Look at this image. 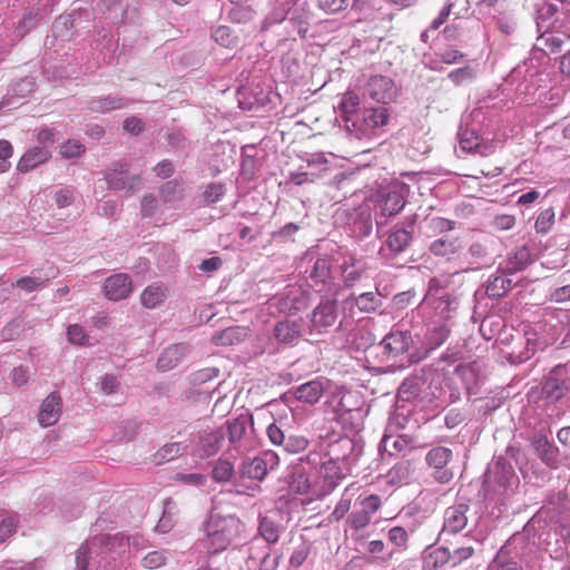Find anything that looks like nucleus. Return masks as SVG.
<instances>
[{
    "label": "nucleus",
    "instance_id": "obj_28",
    "mask_svg": "<svg viewBox=\"0 0 570 570\" xmlns=\"http://www.w3.org/2000/svg\"><path fill=\"white\" fill-rule=\"evenodd\" d=\"M50 157L49 150L45 147H33L24 153L18 164V170L27 173L38 165L43 164Z\"/></svg>",
    "mask_w": 570,
    "mask_h": 570
},
{
    "label": "nucleus",
    "instance_id": "obj_12",
    "mask_svg": "<svg viewBox=\"0 0 570 570\" xmlns=\"http://www.w3.org/2000/svg\"><path fill=\"white\" fill-rule=\"evenodd\" d=\"M532 446L543 463L552 469L558 468L559 450L548 440L546 435L535 434L532 440Z\"/></svg>",
    "mask_w": 570,
    "mask_h": 570
},
{
    "label": "nucleus",
    "instance_id": "obj_33",
    "mask_svg": "<svg viewBox=\"0 0 570 570\" xmlns=\"http://www.w3.org/2000/svg\"><path fill=\"white\" fill-rule=\"evenodd\" d=\"M289 0H275L269 13L263 21L262 29L281 23L285 20L288 21Z\"/></svg>",
    "mask_w": 570,
    "mask_h": 570
},
{
    "label": "nucleus",
    "instance_id": "obj_37",
    "mask_svg": "<svg viewBox=\"0 0 570 570\" xmlns=\"http://www.w3.org/2000/svg\"><path fill=\"white\" fill-rule=\"evenodd\" d=\"M451 562V551L446 547H439L429 552L424 558V570H436Z\"/></svg>",
    "mask_w": 570,
    "mask_h": 570
},
{
    "label": "nucleus",
    "instance_id": "obj_45",
    "mask_svg": "<svg viewBox=\"0 0 570 570\" xmlns=\"http://www.w3.org/2000/svg\"><path fill=\"white\" fill-rule=\"evenodd\" d=\"M514 342L512 351L510 352V358L512 362L521 363L529 360L533 353V348H529V340L524 338L522 335H518L514 338Z\"/></svg>",
    "mask_w": 570,
    "mask_h": 570
},
{
    "label": "nucleus",
    "instance_id": "obj_24",
    "mask_svg": "<svg viewBox=\"0 0 570 570\" xmlns=\"http://www.w3.org/2000/svg\"><path fill=\"white\" fill-rule=\"evenodd\" d=\"M188 353V346L184 343L174 344L167 347L158 358L157 365L160 370L167 371L175 367Z\"/></svg>",
    "mask_w": 570,
    "mask_h": 570
},
{
    "label": "nucleus",
    "instance_id": "obj_58",
    "mask_svg": "<svg viewBox=\"0 0 570 570\" xmlns=\"http://www.w3.org/2000/svg\"><path fill=\"white\" fill-rule=\"evenodd\" d=\"M348 0H316L317 8L327 14H336L348 7Z\"/></svg>",
    "mask_w": 570,
    "mask_h": 570
},
{
    "label": "nucleus",
    "instance_id": "obj_51",
    "mask_svg": "<svg viewBox=\"0 0 570 570\" xmlns=\"http://www.w3.org/2000/svg\"><path fill=\"white\" fill-rule=\"evenodd\" d=\"M308 445V440L303 435L286 434L283 448L287 453H298L304 451Z\"/></svg>",
    "mask_w": 570,
    "mask_h": 570
},
{
    "label": "nucleus",
    "instance_id": "obj_38",
    "mask_svg": "<svg viewBox=\"0 0 570 570\" xmlns=\"http://www.w3.org/2000/svg\"><path fill=\"white\" fill-rule=\"evenodd\" d=\"M309 278L313 282L312 286H324L326 282L331 278V265L328 259L326 258H318L314 263L311 273Z\"/></svg>",
    "mask_w": 570,
    "mask_h": 570
},
{
    "label": "nucleus",
    "instance_id": "obj_50",
    "mask_svg": "<svg viewBox=\"0 0 570 570\" xmlns=\"http://www.w3.org/2000/svg\"><path fill=\"white\" fill-rule=\"evenodd\" d=\"M226 193V187L222 183H210L205 187L202 194L203 202L207 205L217 203Z\"/></svg>",
    "mask_w": 570,
    "mask_h": 570
},
{
    "label": "nucleus",
    "instance_id": "obj_8",
    "mask_svg": "<svg viewBox=\"0 0 570 570\" xmlns=\"http://www.w3.org/2000/svg\"><path fill=\"white\" fill-rule=\"evenodd\" d=\"M312 18L311 6L307 0H289L288 22L301 37H305Z\"/></svg>",
    "mask_w": 570,
    "mask_h": 570
},
{
    "label": "nucleus",
    "instance_id": "obj_32",
    "mask_svg": "<svg viewBox=\"0 0 570 570\" xmlns=\"http://www.w3.org/2000/svg\"><path fill=\"white\" fill-rule=\"evenodd\" d=\"M502 275H492L487 284L485 293L490 298H501L512 288V281Z\"/></svg>",
    "mask_w": 570,
    "mask_h": 570
},
{
    "label": "nucleus",
    "instance_id": "obj_6",
    "mask_svg": "<svg viewBox=\"0 0 570 570\" xmlns=\"http://www.w3.org/2000/svg\"><path fill=\"white\" fill-rule=\"evenodd\" d=\"M278 461V458L273 452H266L262 456H256L252 460L244 461L238 470L239 476L243 479H252L262 481L267 474L268 465L273 468Z\"/></svg>",
    "mask_w": 570,
    "mask_h": 570
},
{
    "label": "nucleus",
    "instance_id": "obj_63",
    "mask_svg": "<svg viewBox=\"0 0 570 570\" xmlns=\"http://www.w3.org/2000/svg\"><path fill=\"white\" fill-rule=\"evenodd\" d=\"M406 445L405 440L403 439H393L392 436L385 435L381 441V450L383 452L389 453L390 455L394 454V451L401 452Z\"/></svg>",
    "mask_w": 570,
    "mask_h": 570
},
{
    "label": "nucleus",
    "instance_id": "obj_56",
    "mask_svg": "<svg viewBox=\"0 0 570 570\" xmlns=\"http://www.w3.org/2000/svg\"><path fill=\"white\" fill-rule=\"evenodd\" d=\"M97 8L99 11L108 13L109 17L114 19L118 18L119 12L122 14L125 11L122 0H99Z\"/></svg>",
    "mask_w": 570,
    "mask_h": 570
},
{
    "label": "nucleus",
    "instance_id": "obj_27",
    "mask_svg": "<svg viewBox=\"0 0 570 570\" xmlns=\"http://www.w3.org/2000/svg\"><path fill=\"white\" fill-rule=\"evenodd\" d=\"M426 299L431 301L435 313L444 320L451 318L459 307L458 298L449 293H442L438 297L429 296Z\"/></svg>",
    "mask_w": 570,
    "mask_h": 570
},
{
    "label": "nucleus",
    "instance_id": "obj_30",
    "mask_svg": "<svg viewBox=\"0 0 570 570\" xmlns=\"http://www.w3.org/2000/svg\"><path fill=\"white\" fill-rule=\"evenodd\" d=\"M405 205V199L400 190H391L382 196L381 215L390 217L399 214Z\"/></svg>",
    "mask_w": 570,
    "mask_h": 570
},
{
    "label": "nucleus",
    "instance_id": "obj_62",
    "mask_svg": "<svg viewBox=\"0 0 570 570\" xmlns=\"http://www.w3.org/2000/svg\"><path fill=\"white\" fill-rule=\"evenodd\" d=\"M85 150V146L76 140H69L60 147V154L63 158L79 157Z\"/></svg>",
    "mask_w": 570,
    "mask_h": 570
},
{
    "label": "nucleus",
    "instance_id": "obj_55",
    "mask_svg": "<svg viewBox=\"0 0 570 570\" xmlns=\"http://www.w3.org/2000/svg\"><path fill=\"white\" fill-rule=\"evenodd\" d=\"M289 488L297 494H306L311 488L308 476L302 471L294 472L291 478Z\"/></svg>",
    "mask_w": 570,
    "mask_h": 570
},
{
    "label": "nucleus",
    "instance_id": "obj_5",
    "mask_svg": "<svg viewBox=\"0 0 570 570\" xmlns=\"http://www.w3.org/2000/svg\"><path fill=\"white\" fill-rule=\"evenodd\" d=\"M470 507L466 503H458L449 507L443 517V528L440 535L455 534L469 527Z\"/></svg>",
    "mask_w": 570,
    "mask_h": 570
},
{
    "label": "nucleus",
    "instance_id": "obj_54",
    "mask_svg": "<svg viewBox=\"0 0 570 570\" xmlns=\"http://www.w3.org/2000/svg\"><path fill=\"white\" fill-rule=\"evenodd\" d=\"M352 345L356 351L366 350L373 345L374 337L371 332L365 328H357L353 334Z\"/></svg>",
    "mask_w": 570,
    "mask_h": 570
},
{
    "label": "nucleus",
    "instance_id": "obj_35",
    "mask_svg": "<svg viewBox=\"0 0 570 570\" xmlns=\"http://www.w3.org/2000/svg\"><path fill=\"white\" fill-rule=\"evenodd\" d=\"M366 272V264L362 261L351 258V263L344 262L342 266L343 281L345 286H353Z\"/></svg>",
    "mask_w": 570,
    "mask_h": 570
},
{
    "label": "nucleus",
    "instance_id": "obj_49",
    "mask_svg": "<svg viewBox=\"0 0 570 570\" xmlns=\"http://www.w3.org/2000/svg\"><path fill=\"white\" fill-rule=\"evenodd\" d=\"M360 105V98L356 94L347 91L343 95L338 105L342 117L350 120V116L354 114Z\"/></svg>",
    "mask_w": 570,
    "mask_h": 570
},
{
    "label": "nucleus",
    "instance_id": "obj_14",
    "mask_svg": "<svg viewBox=\"0 0 570 570\" xmlns=\"http://www.w3.org/2000/svg\"><path fill=\"white\" fill-rule=\"evenodd\" d=\"M450 332L451 330L448 324L433 323V325L428 328L424 335L423 357L428 356L429 353L440 347L448 340Z\"/></svg>",
    "mask_w": 570,
    "mask_h": 570
},
{
    "label": "nucleus",
    "instance_id": "obj_2",
    "mask_svg": "<svg viewBox=\"0 0 570 570\" xmlns=\"http://www.w3.org/2000/svg\"><path fill=\"white\" fill-rule=\"evenodd\" d=\"M127 166L125 160H117L111 163L104 171V178L109 190H126L128 194H135L140 189L141 177L129 175Z\"/></svg>",
    "mask_w": 570,
    "mask_h": 570
},
{
    "label": "nucleus",
    "instance_id": "obj_59",
    "mask_svg": "<svg viewBox=\"0 0 570 570\" xmlns=\"http://www.w3.org/2000/svg\"><path fill=\"white\" fill-rule=\"evenodd\" d=\"M48 279L49 277L42 278L39 276H27L18 279L16 284H11L10 286H17L23 291L32 292L43 286Z\"/></svg>",
    "mask_w": 570,
    "mask_h": 570
},
{
    "label": "nucleus",
    "instance_id": "obj_39",
    "mask_svg": "<svg viewBox=\"0 0 570 570\" xmlns=\"http://www.w3.org/2000/svg\"><path fill=\"white\" fill-rule=\"evenodd\" d=\"M460 247L458 238L440 237L431 243L430 250L435 256H448L456 253Z\"/></svg>",
    "mask_w": 570,
    "mask_h": 570
},
{
    "label": "nucleus",
    "instance_id": "obj_16",
    "mask_svg": "<svg viewBox=\"0 0 570 570\" xmlns=\"http://www.w3.org/2000/svg\"><path fill=\"white\" fill-rule=\"evenodd\" d=\"M488 570H525L522 559L512 554L507 547H502L490 562Z\"/></svg>",
    "mask_w": 570,
    "mask_h": 570
},
{
    "label": "nucleus",
    "instance_id": "obj_47",
    "mask_svg": "<svg viewBox=\"0 0 570 570\" xmlns=\"http://www.w3.org/2000/svg\"><path fill=\"white\" fill-rule=\"evenodd\" d=\"M261 535L268 542L275 543L279 538V527L275 521L269 519L268 517L259 518V527H258Z\"/></svg>",
    "mask_w": 570,
    "mask_h": 570
},
{
    "label": "nucleus",
    "instance_id": "obj_44",
    "mask_svg": "<svg viewBox=\"0 0 570 570\" xmlns=\"http://www.w3.org/2000/svg\"><path fill=\"white\" fill-rule=\"evenodd\" d=\"M389 118L390 114L385 107L366 109L364 112V122L372 128L385 126Z\"/></svg>",
    "mask_w": 570,
    "mask_h": 570
},
{
    "label": "nucleus",
    "instance_id": "obj_17",
    "mask_svg": "<svg viewBox=\"0 0 570 570\" xmlns=\"http://www.w3.org/2000/svg\"><path fill=\"white\" fill-rule=\"evenodd\" d=\"M451 381L456 385L455 390L458 393L460 389H464L470 393L478 382V373L471 364H459L454 368Z\"/></svg>",
    "mask_w": 570,
    "mask_h": 570
},
{
    "label": "nucleus",
    "instance_id": "obj_22",
    "mask_svg": "<svg viewBox=\"0 0 570 570\" xmlns=\"http://www.w3.org/2000/svg\"><path fill=\"white\" fill-rule=\"evenodd\" d=\"M247 335V328L240 326H232L216 332L212 336V342L217 346H232L243 342Z\"/></svg>",
    "mask_w": 570,
    "mask_h": 570
},
{
    "label": "nucleus",
    "instance_id": "obj_31",
    "mask_svg": "<svg viewBox=\"0 0 570 570\" xmlns=\"http://www.w3.org/2000/svg\"><path fill=\"white\" fill-rule=\"evenodd\" d=\"M328 454L331 458L336 455L341 458L345 456V462L342 463L346 465H351L358 455L356 453L354 442L348 438H342L337 442L333 443L330 448Z\"/></svg>",
    "mask_w": 570,
    "mask_h": 570
},
{
    "label": "nucleus",
    "instance_id": "obj_41",
    "mask_svg": "<svg viewBox=\"0 0 570 570\" xmlns=\"http://www.w3.org/2000/svg\"><path fill=\"white\" fill-rule=\"evenodd\" d=\"M160 196L165 204H176L184 198V187L176 179L168 180L161 186Z\"/></svg>",
    "mask_w": 570,
    "mask_h": 570
},
{
    "label": "nucleus",
    "instance_id": "obj_43",
    "mask_svg": "<svg viewBox=\"0 0 570 570\" xmlns=\"http://www.w3.org/2000/svg\"><path fill=\"white\" fill-rule=\"evenodd\" d=\"M452 458V451L448 448L436 446L431 449L426 454V462L433 469L446 466Z\"/></svg>",
    "mask_w": 570,
    "mask_h": 570
},
{
    "label": "nucleus",
    "instance_id": "obj_18",
    "mask_svg": "<svg viewBox=\"0 0 570 570\" xmlns=\"http://www.w3.org/2000/svg\"><path fill=\"white\" fill-rule=\"evenodd\" d=\"M226 432L224 428L207 429L199 432V443L205 454H216L225 440Z\"/></svg>",
    "mask_w": 570,
    "mask_h": 570
},
{
    "label": "nucleus",
    "instance_id": "obj_40",
    "mask_svg": "<svg viewBox=\"0 0 570 570\" xmlns=\"http://www.w3.org/2000/svg\"><path fill=\"white\" fill-rule=\"evenodd\" d=\"M186 446L179 442L168 443L160 448L154 455L156 464H163L183 455Z\"/></svg>",
    "mask_w": 570,
    "mask_h": 570
},
{
    "label": "nucleus",
    "instance_id": "obj_9",
    "mask_svg": "<svg viewBox=\"0 0 570 570\" xmlns=\"http://www.w3.org/2000/svg\"><path fill=\"white\" fill-rule=\"evenodd\" d=\"M345 462V456H334L323 462L322 464V473L324 478V483L326 491H333L340 483V481L346 475L348 472L350 465L343 464Z\"/></svg>",
    "mask_w": 570,
    "mask_h": 570
},
{
    "label": "nucleus",
    "instance_id": "obj_20",
    "mask_svg": "<svg viewBox=\"0 0 570 570\" xmlns=\"http://www.w3.org/2000/svg\"><path fill=\"white\" fill-rule=\"evenodd\" d=\"M412 338L404 332L396 331L386 335L382 342L381 346L389 355H399L406 352L410 347Z\"/></svg>",
    "mask_w": 570,
    "mask_h": 570
},
{
    "label": "nucleus",
    "instance_id": "obj_7",
    "mask_svg": "<svg viewBox=\"0 0 570 570\" xmlns=\"http://www.w3.org/2000/svg\"><path fill=\"white\" fill-rule=\"evenodd\" d=\"M366 90L373 100L383 105L393 101L397 95L393 80L381 75L374 76L368 80Z\"/></svg>",
    "mask_w": 570,
    "mask_h": 570
},
{
    "label": "nucleus",
    "instance_id": "obj_1",
    "mask_svg": "<svg viewBox=\"0 0 570 570\" xmlns=\"http://www.w3.org/2000/svg\"><path fill=\"white\" fill-rule=\"evenodd\" d=\"M206 538L204 546L209 553H217L225 550L236 538L239 537L243 523L234 514L222 515L213 512L204 524Z\"/></svg>",
    "mask_w": 570,
    "mask_h": 570
},
{
    "label": "nucleus",
    "instance_id": "obj_25",
    "mask_svg": "<svg viewBox=\"0 0 570 570\" xmlns=\"http://www.w3.org/2000/svg\"><path fill=\"white\" fill-rule=\"evenodd\" d=\"M324 393V383L320 380H313L297 386L294 390V396L302 402L315 404Z\"/></svg>",
    "mask_w": 570,
    "mask_h": 570
},
{
    "label": "nucleus",
    "instance_id": "obj_46",
    "mask_svg": "<svg viewBox=\"0 0 570 570\" xmlns=\"http://www.w3.org/2000/svg\"><path fill=\"white\" fill-rule=\"evenodd\" d=\"M235 474L233 464L227 461L219 459L217 460L212 469V478L219 483H225L232 480Z\"/></svg>",
    "mask_w": 570,
    "mask_h": 570
},
{
    "label": "nucleus",
    "instance_id": "obj_52",
    "mask_svg": "<svg viewBox=\"0 0 570 570\" xmlns=\"http://www.w3.org/2000/svg\"><path fill=\"white\" fill-rule=\"evenodd\" d=\"M355 304L362 312H374L381 305V302L374 293L366 292L355 298Z\"/></svg>",
    "mask_w": 570,
    "mask_h": 570
},
{
    "label": "nucleus",
    "instance_id": "obj_36",
    "mask_svg": "<svg viewBox=\"0 0 570 570\" xmlns=\"http://www.w3.org/2000/svg\"><path fill=\"white\" fill-rule=\"evenodd\" d=\"M491 473L494 475L495 482L503 488L511 487L518 480L512 465L501 459L497 461Z\"/></svg>",
    "mask_w": 570,
    "mask_h": 570
},
{
    "label": "nucleus",
    "instance_id": "obj_61",
    "mask_svg": "<svg viewBox=\"0 0 570 570\" xmlns=\"http://www.w3.org/2000/svg\"><path fill=\"white\" fill-rule=\"evenodd\" d=\"M352 505V499L347 497V493L345 492L338 503L336 504L334 511L330 515V521H340L345 517V514L350 511Z\"/></svg>",
    "mask_w": 570,
    "mask_h": 570
},
{
    "label": "nucleus",
    "instance_id": "obj_26",
    "mask_svg": "<svg viewBox=\"0 0 570 570\" xmlns=\"http://www.w3.org/2000/svg\"><path fill=\"white\" fill-rule=\"evenodd\" d=\"M302 332V322L284 320L277 322L274 327L275 337L282 343H292L298 338Z\"/></svg>",
    "mask_w": 570,
    "mask_h": 570
},
{
    "label": "nucleus",
    "instance_id": "obj_48",
    "mask_svg": "<svg viewBox=\"0 0 570 570\" xmlns=\"http://www.w3.org/2000/svg\"><path fill=\"white\" fill-rule=\"evenodd\" d=\"M17 522L16 515L0 511V543L17 531Z\"/></svg>",
    "mask_w": 570,
    "mask_h": 570
},
{
    "label": "nucleus",
    "instance_id": "obj_11",
    "mask_svg": "<svg viewBox=\"0 0 570 570\" xmlns=\"http://www.w3.org/2000/svg\"><path fill=\"white\" fill-rule=\"evenodd\" d=\"M106 296L111 301H120L131 293V279L127 274H116L108 277L104 284Z\"/></svg>",
    "mask_w": 570,
    "mask_h": 570
},
{
    "label": "nucleus",
    "instance_id": "obj_15",
    "mask_svg": "<svg viewBox=\"0 0 570 570\" xmlns=\"http://www.w3.org/2000/svg\"><path fill=\"white\" fill-rule=\"evenodd\" d=\"M253 426L252 415L242 414L238 417L227 422L228 440L233 445H240L242 441L247 436L248 428Z\"/></svg>",
    "mask_w": 570,
    "mask_h": 570
},
{
    "label": "nucleus",
    "instance_id": "obj_42",
    "mask_svg": "<svg viewBox=\"0 0 570 570\" xmlns=\"http://www.w3.org/2000/svg\"><path fill=\"white\" fill-rule=\"evenodd\" d=\"M166 298V289L159 285H150L140 296L141 304L147 308H154Z\"/></svg>",
    "mask_w": 570,
    "mask_h": 570
},
{
    "label": "nucleus",
    "instance_id": "obj_53",
    "mask_svg": "<svg viewBox=\"0 0 570 570\" xmlns=\"http://www.w3.org/2000/svg\"><path fill=\"white\" fill-rule=\"evenodd\" d=\"M554 216H556L554 210L551 207L542 210L537 217V220L534 224L535 230L538 233H543V234L548 233L554 224Z\"/></svg>",
    "mask_w": 570,
    "mask_h": 570
},
{
    "label": "nucleus",
    "instance_id": "obj_10",
    "mask_svg": "<svg viewBox=\"0 0 570 570\" xmlns=\"http://www.w3.org/2000/svg\"><path fill=\"white\" fill-rule=\"evenodd\" d=\"M62 412V400L58 392H51L41 403L38 422L41 426L56 424Z\"/></svg>",
    "mask_w": 570,
    "mask_h": 570
},
{
    "label": "nucleus",
    "instance_id": "obj_23",
    "mask_svg": "<svg viewBox=\"0 0 570 570\" xmlns=\"http://www.w3.org/2000/svg\"><path fill=\"white\" fill-rule=\"evenodd\" d=\"M570 37L559 32H544L538 37L535 48L547 55L558 53Z\"/></svg>",
    "mask_w": 570,
    "mask_h": 570
},
{
    "label": "nucleus",
    "instance_id": "obj_3",
    "mask_svg": "<svg viewBox=\"0 0 570 570\" xmlns=\"http://www.w3.org/2000/svg\"><path fill=\"white\" fill-rule=\"evenodd\" d=\"M542 396L550 403L560 401L570 392V367L558 365L542 382Z\"/></svg>",
    "mask_w": 570,
    "mask_h": 570
},
{
    "label": "nucleus",
    "instance_id": "obj_13",
    "mask_svg": "<svg viewBox=\"0 0 570 570\" xmlns=\"http://www.w3.org/2000/svg\"><path fill=\"white\" fill-rule=\"evenodd\" d=\"M413 225L414 218L411 219L407 227H394L390 233L385 244L392 253L400 254L410 246L413 240Z\"/></svg>",
    "mask_w": 570,
    "mask_h": 570
},
{
    "label": "nucleus",
    "instance_id": "obj_64",
    "mask_svg": "<svg viewBox=\"0 0 570 570\" xmlns=\"http://www.w3.org/2000/svg\"><path fill=\"white\" fill-rule=\"evenodd\" d=\"M175 481H179L186 485L199 487L206 483V475L200 473H176Z\"/></svg>",
    "mask_w": 570,
    "mask_h": 570
},
{
    "label": "nucleus",
    "instance_id": "obj_34",
    "mask_svg": "<svg viewBox=\"0 0 570 570\" xmlns=\"http://www.w3.org/2000/svg\"><path fill=\"white\" fill-rule=\"evenodd\" d=\"M423 381L420 376L406 377L397 390V397L400 401L411 402L415 400L420 393Z\"/></svg>",
    "mask_w": 570,
    "mask_h": 570
},
{
    "label": "nucleus",
    "instance_id": "obj_29",
    "mask_svg": "<svg viewBox=\"0 0 570 570\" xmlns=\"http://www.w3.org/2000/svg\"><path fill=\"white\" fill-rule=\"evenodd\" d=\"M373 223L371 210L367 206L361 207L353 219L352 233L357 238H364L372 233Z\"/></svg>",
    "mask_w": 570,
    "mask_h": 570
},
{
    "label": "nucleus",
    "instance_id": "obj_21",
    "mask_svg": "<svg viewBox=\"0 0 570 570\" xmlns=\"http://www.w3.org/2000/svg\"><path fill=\"white\" fill-rule=\"evenodd\" d=\"M130 99L118 96H106L94 98L89 101L88 108L92 112H108L117 109L126 108L130 104Z\"/></svg>",
    "mask_w": 570,
    "mask_h": 570
},
{
    "label": "nucleus",
    "instance_id": "obj_60",
    "mask_svg": "<svg viewBox=\"0 0 570 570\" xmlns=\"http://www.w3.org/2000/svg\"><path fill=\"white\" fill-rule=\"evenodd\" d=\"M248 150H255L254 146H245L242 149V175H244L247 179L253 178L255 174V160L254 155H248Z\"/></svg>",
    "mask_w": 570,
    "mask_h": 570
},
{
    "label": "nucleus",
    "instance_id": "obj_4",
    "mask_svg": "<svg viewBox=\"0 0 570 570\" xmlns=\"http://www.w3.org/2000/svg\"><path fill=\"white\" fill-rule=\"evenodd\" d=\"M337 304L334 299L322 301L312 312L309 333L321 334L337 321Z\"/></svg>",
    "mask_w": 570,
    "mask_h": 570
},
{
    "label": "nucleus",
    "instance_id": "obj_19",
    "mask_svg": "<svg viewBox=\"0 0 570 570\" xmlns=\"http://www.w3.org/2000/svg\"><path fill=\"white\" fill-rule=\"evenodd\" d=\"M531 253L527 246H520L513 249L504 264L501 267L502 273L514 274L523 271L529 264H531Z\"/></svg>",
    "mask_w": 570,
    "mask_h": 570
},
{
    "label": "nucleus",
    "instance_id": "obj_57",
    "mask_svg": "<svg viewBox=\"0 0 570 570\" xmlns=\"http://www.w3.org/2000/svg\"><path fill=\"white\" fill-rule=\"evenodd\" d=\"M459 144L463 150L472 151L480 146V138L473 130H461L459 134Z\"/></svg>",
    "mask_w": 570,
    "mask_h": 570
}]
</instances>
